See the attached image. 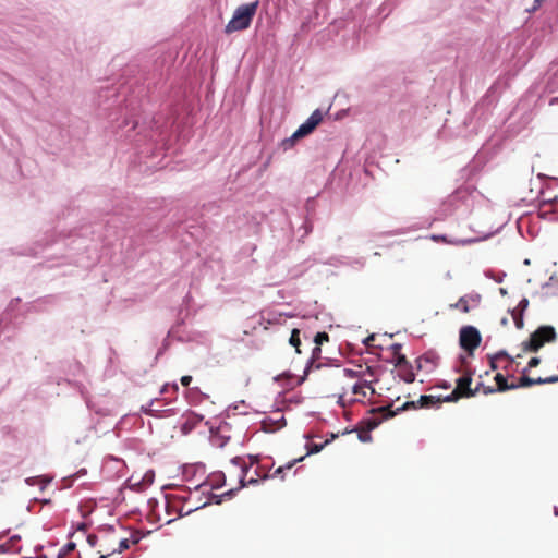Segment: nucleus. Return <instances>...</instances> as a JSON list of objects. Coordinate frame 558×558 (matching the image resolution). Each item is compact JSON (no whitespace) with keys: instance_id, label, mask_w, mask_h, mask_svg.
<instances>
[{"instance_id":"obj_8","label":"nucleus","mask_w":558,"mask_h":558,"mask_svg":"<svg viewBox=\"0 0 558 558\" xmlns=\"http://www.w3.org/2000/svg\"><path fill=\"white\" fill-rule=\"evenodd\" d=\"M244 29V4L240 5L234 13V16L226 26V33Z\"/></svg>"},{"instance_id":"obj_28","label":"nucleus","mask_w":558,"mask_h":558,"mask_svg":"<svg viewBox=\"0 0 558 558\" xmlns=\"http://www.w3.org/2000/svg\"><path fill=\"white\" fill-rule=\"evenodd\" d=\"M403 363H407V359L404 355H398V359H397V365L400 366L402 365Z\"/></svg>"},{"instance_id":"obj_35","label":"nucleus","mask_w":558,"mask_h":558,"mask_svg":"<svg viewBox=\"0 0 558 558\" xmlns=\"http://www.w3.org/2000/svg\"><path fill=\"white\" fill-rule=\"evenodd\" d=\"M395 351L400 350V345H393Z\"/></svg>"},{"instance_id":"obj_13","label":"nucleus","mask_w":558,"mask_h":558,"mask_svg":"<svg viewBox=\"0 0 558 558\" xmlns=\"http://www.w3.org/2000/svg\"><path fill=\"white\" fill-rule=\"evenodd\" d=\"M470 301H471V298L461 296L454 304H450V307L459 310L462 313H469L471 311ZM472 301H475V300L472 299Z\"/></svg>"},{"instance_id":"obj_21","label":"nucleus","mask_w":558,"mask_h":558,"mask_svg":"<svg viewBox=\"0 0 558 558\" xmlns=\"http://www.w3.org/2000/svg\"><path fill=\"white\" fill-rule=\"evenodd\" d=\"M303 459H304V457H301V458H299V459H294V460H292L291 462L287 463L284 466H279V468L276 470V472H275V473H276V474H280V473H282V472H283V470H286V469H287V470H290V469H292V468L294 466V464H295L296 462H300V461H302Z\"/></svg>"},{"instance_id":"obj_9","label":"nucleus","mask_w":558,"mask_h":558,"mask_svg":"<svg viewBox=\"0 0 558 558\" xmlns=\"http://www.w3.org/2000/svg\"><path fill=\"white\" fill-rule=\"evenodd\" d=\"M526 369L523 371V376L520 378L518 387H531L533 385H542V384H554L558 381V376H550L546 378H531L525 375Z\"/></svg>"},{"instance_id":"obj_12","label":"nucleus","mask_w":558,"mask_h":558,"mask_svg":"<svg viewBox=\"0 0 558 558\" xmlns=\"http://www.w3.org/2000/svg\"><path fill=\"white\" fill-rule=\"evenodd\" d=\"M130 547V541L128 538H122L118 541V548H113L112 551H107L99 549L98 553L100 554L99 558H108L116 553L120 554L123 550L128 549Z\"/></svg>"},{"instance_id":"obj_6","label":"nucleus","mask_w":558,"mask_h":558,"mask_svg":"<svg viewBox=\"0 0 558 558\" xmlns=\"http://www.w3.org/2000/svg\"><path fill=\"white\" fill-rule=\"evenodd\" d=\"M472 384V374L465 373L464 375L460 376L456 380V388L459 393H462L464 398H471L476 396V393L480 392V386H477L475 389L471 388Z\"/></svg>"},{"instance_id":"obj_4","label":"nucleus","mask_w":558,"mask_h":558,"mask_svg":"<svg viewBox=\"0 0 558 558\" xmlns=\"http://www.w3.org/2000/svg\"><path fill=\"white\" fill-rule=\"evenodd\" d=\"M482 337L480 331L473 326L462 327L460 330V345L463 350L473 354L474 350L481 344Z\"/></svg>"},{"instance_id":"obj_7","label":"nucleus","mask_w":558,"mask_h":558,"mask_svg":"<svg viewBox=\"0 0 558 558\" xmlns=\"http://www.w3.org/2000/svg\"><path fill=\"white\" fill-rule=\"evenodd\" d=\"M357 376V373L352 369L343 368V369H337L333 374V379L340 385L341 392L339 393L338 403L341 405H344V396L347 395L344 380L347 378H355Z\"/></svg>"},{"instance_id":"obj_25","label":"nucleus","mask_w":558,"mask_h":558,"mask_svg":"<svg viewBox=\"0 0 558 558\" xmlns=\"http://www.w3.org/2000/svg\"><path fill=\"white\" fill-rule=\"evenodd\" d=\"M180 381H181L182 386L189 387L190 384L192 383V377L189 375L182 376Z\"/></svg>"},{"instance_id":"obj_15","label":"nucleus","mask_w":558,"mask_h":558,"mask_svg":"<svg viewBox=\"0 0 558 558\" xmlns=\"http://www.w3.org/2000/svg\"><path fill=\"white\" fill-rule=\"evenodd\" d=\"M504 357L508 359L511 363L513 362V359L508 353L501 351V352H498L494 356L490 357V368L492 369H497L498 368L497 361L499 359H504Z\"/></svg>"},{"instance_id":"obj_16","label":"nucleus","mask_w":558,"mask_h":558,"mask_svg":"<svg viewBox=\"0 0 558 558\" xmlns=\"http://www.w3.org/2000/svg\"><path fill=\"white\" fill-rule=\"evenodd\" d=\"M289 342L292 347L295 348V351L298 353H301V350H300L301 340H300V330L299 329L292 330Z\"/></svg>"},{"instance_id":"obj_32","label":"nucleus","mask_w":558,"mask_h":558,"mask_svg":"<svg viewBox=\"0 0 558 558\" xmlns=\"http://www.w3.org/2000/svg\"><path fill=\"white\" fill-rule=\"evenodd\" d=\"M537 8H538V5H535V4H534L531 9H526V11H530V12H531V11H535V10H537Z\"/></svg>"},{"instance_id":"obj_29","label":"nucleus","mask_w":558,"mask_h":558,"mask_svg":"<svg viewBox=\"0 0 558 558\" xmlns=\"http://www.w3.org/2000/svg\"><path fill=\"white\" fill-rule=\"evenodd\" d=\"M75 548V544L74 543H69L66 545V550L70 551V550H73Z\"/></svg>"},{"instance_id":"obj_17","label":"nucleus","mask_w":558,"mask_h":558,"mask_svg":"<svg viewBox=\"0 0 558 558\" xmlns=\"http://www.w3.org/2000/svg\"><path fill=\"white\" fill-rule=\"evenodd\" d=\"M239 487L235 489H229L228 492L223 493L222 496L232 497L235 490H239L240 488L244 487V466H241V474L239 475Z\"/></svg>"},{"instance_id":"obj_30","label":"nucleus","mask_w":558,"mask_h":558,"mask_svg":"<svg viewBox=\"0 0 558 558\" xmlns=\"http://www.w3.org/2000/svg\"><path fill=\"white\" fill-rule=\"evenodd\" d=\"M549 105L550 106L558 105V97L551 98L550 101H549Z\"/></svg>"},{"instance_id":"obj_34","label":"nucleus","mask_w":558,"mask_h":558,"mask_svg":"<svg viewBox=\"0 0 558 558\" xmlns=\"http://www.w3.org/2000/svg\"><path fill=\"white\" fill-rule=\"evenodd\" d=\"M240 460H241V458H240V457H236V458H234V460H233V461H234L235 463H239V462H240Z\"/></svg>"},{"instance_id":"obj_14","label":"nucleus","mask_w":558,"mask_h":558,"mask_svg":"<svg viewBox=\"0 0 558 558\" xmlns=\"http://www.w3.org/2000/svg\"><path fill=\"white\" fill-rule=\"evenodd\" d=\"M417 403L420 404L421 408H430L436 404H440L441 399L436 398L434 396H421Z\"/></svg>"},{"instance_id":"obj_36","label":"nucleus","mask_w":558,"mask_h":558,"mask_svg":"<svg viewBox=\"0 0 558 558\" xmlns=\"http://www.w3.org/2000/svg\"><path fill=\"white\" fill-rule=\"evenodd\" d=\"M319 451V447L315 446V450H313L312 452H318Z\"/></svg>"},{"instance_id":"obj_31","label":"nucleus","mask_w":558,"mask_h":558,"mask_svg":"<svg viewBox=\"0 0 558 558\" xmlns=\"http://www.w3.org/2000/svg\"><path fill=\"white\" fill-rule=\"evenodd\" d=\"M408 383H412L414 380V375L411 374L407 379Z\"/></svg>"},{"instance_id":"obj_11","label":"nucleus","mask_w":558,"mask_h":558,"mask_svg":"<svg viewBox=\"0 0 558 558\" xmlns=\"http://www.w3.org/2000/svg\"><path fill=\"white\" fill-rule=\"evenodd\" d=\"M371 390V393H375V389L372 387L371 383L363 380L362 383L354 384L351 386V391L355 396H360L362 398L366 397V390Z\"/></svg>"},{"instance_id":"obj_22","label":"nucleus","mask_w":558,"mask_h":558,"mask_svg":"<svg viewBox=\"0 0 558 558\" xmlns=\"http://www.w3.org/2000/svg\"><path fill=\"white\" fill-rule=\"evenodd\" d=\"M461 398H464L462 396V393H459L457 390L453 389L452 392L449 396H447L442 401H445V402H456V401H458Z\"/></svg>"},{"instance_id":"obj_26","label":"nucleus","mask_w":558,"mask_h":558,"mask_svg":"<svg viewBox=\"0 0 558 558\" xmlns=\"http://www.w3.org/2000/svg\"><path fill=\"white\" fill-rule=\"evenodd\" d=\"M96 541H97V536H95V535H88V537H87V542L90 544V546H95Z\"/></svg>"},{"instance_id":"obj_20","label":"nucleus","mask_w":558,"mask_h":558,"mask_svg":"<svg viewBox=\"0 0 558 558\" xmlns=\"http://www.w3.org/2000/svg\"><path fill=\"white\" fill-rule=\"evenodd\" d=\"M357 437L362 442H367L372 439L369 432L363 426L357 429Z\"/></svg>"},{"instance_id":"obj_3","label":"nucleus","mask_w":558,"mask_h":558,"mask_svg":"<svg viewBox=\"0 0 558 558\" xmlns=\"http://www.w3.org/2000/svg\"><path fill=\"white\" fill-rule=\"evenodd\" d=\"M323 118L324 114L319 109L314 110L310 118L299 126L291 137L283 141L282 145L284 149L291 148L295 141L311 134L323 121Z\"/></svg>"},{"instance_id":"obj_2","label":"nucleus","mask_w":558,"mask_h":558,"mask_svg":"<svg viewBox=\"0 0 558 558\" xmlns=\"http://www.w3.org/2000/svg\"><path fill=\"white\" fill-rule=\"evenodd\" d=\"M556 340V331L551 326H541L533 333H531L527 341L522 342L523 352H536L545 343L554 342Z\"/></svg>"},{"instance_id":"obj_1","label":"nucleus","mask_w":558,"mask_h":558,"mask_svg":"<svg viewBox=\"0 0 558 558\" xmlns=\"http://www.w3.org/2000/svg\"><path fill=\"white\" fill-rule=\"evenodd\" d=\"M393 404H388L385 407H379L377 409H373L372 413L374 414L373 417L366 418L361 422V426H363L368 432L375 429L383 420H387L390 417H393L396 414H398L401 411L410 410V409H416L417 404L414 401H407L401 407L392 409Z\"/></svg>"},{"instance_id":"obj_5","label":"nucleus","mask_w":558,"mask_h":558,"mask_svg":"<svg viewBox=\"0 0 558 558\" xmlns=\"http://www.w3.org/2000/svg\"><path fill=\"white\" fill-rule=\"evenodd\" d=\"M248 459H250V466L246 464V469H245V472H246V476L248 475V473L252 471V469L254 468L253 470V473L255 476H250L248 480H246V486L248 484L253 485V484H257L258 483V480H265L268 477V472H269V466L268 465H260L258 462V457L257 456H248Z\"/></svg>"},{"instance_id":"obj_24","label":"nucleus","mask_w":558,"mask_h":558,"mask_svg":"<svg viewBox=\"0 0 558 558\" xmlns=\"http://www.w3.org/2000/svg\"><path fill=\"white\" fill-rule=\"evenodd\" d=\"M539 363H541L539 357H532V359L529 361L527 367H529V368L536 367V366H538V365H539Z\"/></svg>"},{"instance_id":"obj_18","label":"nucleus","mask_w":558,"mask_h":558,"mask_svg":"<svg viewBox=\"0 0 558 558\" xmlns=\"http://www.w3.org/2000/svg\"><path fill=\"white\" fill-rule=\"evenodd\" d=\"M258 2L246 3V27L250 24L251 17L255 14Z\"/></svg>"},{"instance_id":"obj_33","label":"nucleus","mask_w":558,"mask_h":558,"mask_svg":"<svg viewBox=\"0 0 558 558\" xmlns=\"http://www.w3.org/2000/svg\"><path fill=\"white\" fill-rule=\"evenodd\" d=\"M514 320H515V325H517L518 327H520V325L522 324V322H521V320L519 322L515 317H514Z\"/></svg>"},{"instance_id":"obj_19","label":"nucleus","mask_w":558,"mask_h":558,"mask_svg":"<svg viewBox=\"0 0 558 558\" xmlns=\"http://www.w3.org/2000/svg\"><path fill=\"white\" fill-rule=\"evenodd\" d=\"M329 341V335L325 331L323 332H317L315 338H314V343L315 345H322L324 342H328Z\"/></svg>"},{"instance_id":"obj_37","label":"nucleus","mask_w":558,"mask_h":558,"mask_svg":"<svg viewBox=\"0 0 558 558\" xmlns=\"http://www.w3.org/2000/svg\"><path fill=\"white\" fill-rule=\"evenodd\" d=\"M555 514L558 515V509L557 508L555 509Z\"/></svg>"},{"instance_id":"obj_10","label":"nucleus","mask_w":558,"mask_h":558,"mask_svg":"<svg viewBox=\"0 0 558 558\" xmlns=\"http://www.w3.org/2000/svg\"><path fill=\"white\" fill-rule=\"evenodd\" d=\"M495 381L497 384L498 391H506V390L518 388V386L515 384L509 385L507 381V378L500 373L496 374ZM494 391H496V389H494V388H490V387L484 388V393L494 392Z\"/></svg>"},{"instance_id":"obj_27","label":"nucleus","mask_w":558,"mask_h":558,"mask_svg":"<svg viewBox=\"0 0 558 558\" xmlns=\"http://www.w3.org/2000/svg\"><path fill=\"white\" fill-rule=\"evenodd\" d=\"M529 305V301L526 299H523L519 303V307H521L522 311H524Z\"/></svg>"},{"instance_id":"obj_23","label":"nucleus","mask_w":558,"mask_h":558,"mask_svg":"<svg viewBox=\"0 0 558 558\" xmlns=\"http://www.w3.org/2000/svg\"><path fill=\"white\" fill-rule=\"evenodd\" d=\"M320 352H322V349L319 345H315L313 351H312V362H311V366L313 365L314 363V360L316 359H319L320 356Z\"/></svg>"}]
</instances>
